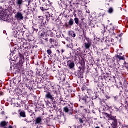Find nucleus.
<instances>
[{"instance_id":"f257e3e1","label":"nucleus","mask_w":128,"mask_h":128,"mask_svg":"<svg viewBox=\"0 0 128 128\" xmlns=\"http://www.w3.org/2000/svg\"><path fill=\"white\" fill-rule=\"evenodd\" d=\"M11 54H10L11 56V60L12 62H16L18 58V54L25 55L26 52L22 50V49H18L12 47L10 50Z\"/></svg>"},{"instance_id":"f03ea898","label":"nucleus","mask_w":128,"mask_h":128,"mask_svg":"<svg viewBox=\"0 0 128 128\" xmlns=\"http://www.w3.org/2000/svg\"><path fill=\"white\" fill-rule=\"evenodd\" d=\"M18 56H20V60L19 62L17 64V68L18 70V72H24V55L22 54H18Z\"/></svg>"},{"instance_id":"7ed1b4c3","label":"nucleus","mask_w":128,"mask_h":128,"mask_svg":"<svg viewBox=\"0 0 128 128\" xmlns=\"http://www.w3.org/2000/svg\"><path fill=\"white\" fill-rule=\"evenodd\" d=\"M7 10H0V16H2V20L4 22H12V20L10 18V14H8Z\"/></svg>"},{"instance_id":"20e7f679","label":"nucleus","mask_w":128,"mask_h":128,"mask_svg":"<svg viewBox=\"0 0 128 128\" xmlns=\"http://www.w3.org/2000/svg\"><path fill=\"white\" fill-rule=\"evenodd\" d=\"M105 116L106 118H108V120H112V128H118V119H116V116H113L108 113H105Z\"/></svg>"},{"instance_id":"39448f33","label":"nucleus","mask_w":128,"mask_h":128,"mask_svg":"<svg viewBox=\"0 0 128 128\" xmlns=\"http://www.w3.org/2000/svg\"><path fill=\"white\" fill-rule=\"evenodd\" d=\"M84 36L87 41V42L84 43L85 50H90L92 44V40L90 38L86 37V34H84Z\"/></svg>"},{"instance_id":"423d86ee","label":"nucleus","mask_w":128,"mask_h":128,"mask_svg":"<svg viewBox=\"0 0 128 128\" xmlns=\"http://www.w3.org/2000/svg\"><path fill=\"white\" fill-rule=\"evenodd\" d=\"M80 98V100H82L83 102L86 104H88L90 102H92V98L88 96H80V95H78Z\"/></svg>"},{"instance_id":"0eeeda50","label":"nucleus","mask_w":128,"mask_h":128,"mask_svg":"<svg viewBox=\"0 0 128 128\" xmlns=\"http://www.w3.org/2000/svg\"><path fill=\"white\" fill-rule=\"evenodd\" d=\"M107 30H108V32H109V34H112L111 36H116V33H114V26L112 25V24H110L109 27H108L106 28Z\"/></svg>"},{"instance_id":"6e6552de","label":"nucleus","mask_w":128,"mask_h":128,"mask_svg":"<svg viewBox=\"0 0 128 128\" xmlns=\"http://www.w3.org/2000/svg\"><path fill=\"white\" fill-rule=\"evenodd\" d=\"M74 24V20L72 18H70L68 23L65 24V26L66 28H71L72 26Z\"/></svg>"},{"instance_id":"1a4fd4ad","label":"nucleus","mask_w":128,"mask_h":128,"mask_svg":"<svg viewBox=\"0 0 128 128\" xmlns=\"http://www.w3.org/2000/svg\"><path fill=\"white\" fill-rule=\"evenodd\" d=\"M64 112L70 116L74 114V109L72 107L68 108V106H66L64 108Z\"/></svg>"},{"instance_id":"9d476101","label":"nucleus","mask_w":128,"mask_h":128,"mask_svg":"<svg viewBox=\"0 0 128 128\" xmlns=\"http://www.w3.org/2000/svg\"><path fill=\"white\" fill-rule=\"evenodd\" d=\"M67 66L70 70H72L76 66V64H74V62L70 60L67 62Z\"/></svg>"},{"instance_id":"9b49d317","label":"nucleus","mask_w":128,"mask_h":128,"mask_svg":"<svg viewBox=\"0 0 128 128\" xmlns=\"http://www.w3.org/2000/svg\"><path fill=\"white\" fill-rule=\"evenodd\" d=\"M80 70L78 71V76L81 78H84V68L79 67Z\"/></svg>"},{"instance_id":"f8f14e48","label":"nucleus","mask_w":128,"mask_h":128,"mask_svg":"<svg viewBox=\"0 0 128 128\" xmlns=\"http://www.w3.org/2000/svg\"><path fill=\"white\" fill-rule=\"evenodd\" d=\"M15 18H16L17 20H24V16L20 12H18L17 14L16 15Z\"/></svg>"},{"instance_id":"ddd939ff","label":"nucleus","mask_w":128,"mask_h":128,"mask_svg":"<svg viewBox=\"0 0 128 128\" xmlns=\"http://www.w3.org/2000/svg\"><path fill=\"white\" fill-rule=\"evenodd\" d=\"M45 98L46 100H54V96H52V93L50 92H47Z\"/></svg>"},{"instance_id":"4468645a","label":"nucleus","mask_w":128,"mask_h":128,"mask_svg":"<svg viewBox=\"0 0 128 128\" xmlns=\"http://www.w3.org/2000/svg\"><path fill=\"white\" fill-rule=\"evenodd\" d=\"M80 28L81 30H83V36H84V34H86L84 32V30L88 28V24H82V25H79Z\"/></svg>"},{"instance_id":"2eb2a0df","label":"nucleus","mask_w":128,"mask_h":128,"mask_svg":"<svg viewBox=\"0 0 128 128\" xmlns=\"http://www.w3.org/2000/svg\"><path fill=\"white\" fill-rule=\"evenodd\" d=\"M26 42H23V48H25V50H30V48H32V46H30V44L26 41Z\"/></svg>"},{"instance_id":"dca6fc26","label":"nucleus","mask_w":128,"mask_h":128,"mask_svg":"<svg viewBox=\"0 0 128 128\" xmlns=\"http://www.w3.org/2000/svg\"><path fill=\"white\" fill-rule=\"evenodd\" d=\"M34 12H36V9L34 8H28L27 12H26V16H28L30 14H33Z\"/></svg>"},{"instance_id":"f3484780","label":"nucleus","mask_w":128,"mask_h":128,"mask_svg":"<svg viewBox=\"0 0 128 128\" xmlns=\"http://www.w3.org/2000/svg\"><path fill=\"white\" fill-rule=\"evenodd\" d=\"M94 20L96 22H102L104 20V16H96L95 17Z\"/></svg>"},{"instance_id":"a211bd4d","label":"nucleus","mask_w":128,"mask_h":128,"mask_svg":"<svg viewBox=\"0 0 128 128\" xmlns=\"http://www.w3.org/2000/svg\"><path fill=\"white\" fill-rule=\"evenodd\" d=\"M38 23L41 26H44V17L38 16Z\"/></svg>"},{"instance_id":"6ab92c4d","label":"nucleus","mask_w":128,"mask_h":128,"mask_svg":"<svg viewBox=\"0 0 128 128\" xmlns=\"http://www.w3.org/2000/svg\"><path fill=\"white\" fill-rule=\"evenodd\" d=\"M20 102V106H26V97H24V96H22V98L21 99Z\"/></svg>"},{"instance_id":"aec40b11","label":"nucleus","mask_w":128,"mask_h":128,"mask_svg":"<svg viewBox=\"0 0 128 128\" xmlns=\"http://www.w3.org/2000/svg\"><path fill=\"white\" fill-rule=\"evenodd\" d=\"M18 112H20L19 114L21 118H26V112L24 110L22 111V110H18Z\"/></svg>"},{"instance_id":"412c9836","label":"nucleus","mask_w":128,"mask_h":128,"mask_svg":"<svg viewBox=\"0 0 128 128\" xmlns=\"http://www.w3.org/2000/svg\"><path fill=\"white\" fill-rule=\"evenodd\" d=\"M80 64H81L82 68H84L86 66V61H84V59L82 57L80 60Z\"/></svg>"},{"instance_id":"4be33fe9","label":"nucleus","mask_w":128,"mask_h":128,"mask_svg":"<svg viewBox=\"0 0 128 128\" xmlns=\"http://www.w3.org/2000/svg\"><path fill=\"white\" fill-rule=\"evenodd\" d=\"M113 41H114L113 39H112L111 41L110 40H106L105 42V44H106V46H110L112 44H114V43H111V42H112Z\"/></svg>"},{"instance_id":"5701e85b","label":"nucleus","mask_w":128,"mask_h":128,"mask_svg":"<svg viewBox=\"0 0 128 128\" xmlns=\"http://www.w3.org/2000/svg\"><path fill=\"white\" fill-rule=\"evenodd\" d=\"M76 52V56H80V54H82V48H78L76 49V50H75Z\"/></svg>"},{"instance_id":"b1692460","label":"nucleus","mask_w":128,"mask_h":128,"mask_svg":"<svg viewBox=\"0 0 128 128\" xmlns=\"http://www.w3.org/2000/svg\"><path fill=\"white\" fill-rule=\"evenodd\" d=\"M42 120V117H38L35 121V124H40Z\"/></svg>"},{"instance_id":"393cba45","label":"nucleus","mask_w":128,"mask_h":128,"mask_svg":"<svg viewBox=\"0 0 128 128\" xmlns=\"http://www.w3.org/2000/svg\"><path fill=\"white\" fill-rule=\"evenodd\" d=\"M68 34L70 36H72V38H76V33L73 30L68 31Z\"/></svg>"},{"instance_id":"a878e982","label":"nucleus","mask_w":128,"mask_h":128,"mask_svg":"<svg viewBox=\"0 0 128 128\" xmlns=\"http://www.w3.org/2000/svg\"><path fill=\"white\" fill-rule=\"evenodd\" d=\"M6 126H8V123L6 121H2L0 123V128H5Z\"/></svg>"},{"instance_id":"bb28decb","label":"nucleus","mask_w":128,"mask_h":128,"mask_svg":"<svg viewBox=\"0 0 128 128\" xmlns=\"http://www.w3.org/2000/svg\"><path fill=\"white\" fill-rule=\"evenodd\" d=\"M108 64L110 68H112L116 66V64H114V60H112L110 62H108Z\"/></svg>"},{"instance_id":"cd10ccee","label":"nucleus","mask_w":128,"mask_h":128,"mask_svg":"<svg viewBox=\"0 0 128 128\" xmlns=\"http://www.w3.org/2000/svg\"><path fill=\"white\" fill-rule=\"evenodd\" d=\"M23 2H22V0H17L16 2V4L18 6H22V4Z\"/></svg>"},{"instance_id":"c85d7f7f","label":"nucleus","mask_w":128,"mask_h":128,"mask_svg":"<svg viewBox=\"0 0 128 128\" xmlns=\"http://www.w3.org/2000/svg\"><path fill=\"white\" fill-rule=\"evenodd\" d=\"M23 96V95H16V99L17 100H22V98Z\"/></svg>"},{"instance_id":"c756f323","label":"nucleus","mask_w":128,"mask_h":128,"mask_svg":"<svg viewBox=\"0 0 128 128\" xmlns=\"http://www.w3.org/2000/svg\"><path fill=\"white\" fill-rule=\"evenodd\" d=\"M38 34H39L40 36H41V38H44V36L46 35V32H44L43 31H40L38 32Z\"/></svg>"},{"instance_id":"7c9ffc66","label":"nucleus","mask_w":128,"mask_h":128,"mask_svg":"<svg viewBox=\"0 0 128 128\" xmlns=\"http://www.w3.org/2000/svg\"><path fill=\"white\" fill-rule=\"evenodd\" d=\"M81 90H82V92H86V90H87L88 94H89V92H92V90H87L86 86H84L83 88H81Z\"/></svg>"},{"instance_id":"2f4dec72","label":"nucleus","mask_w":128,"mask_h":128,"mask_svg":"<svg viewBox=\"0 0 128 128\" xmlns=\"http://www.w3.org/2000/svg\"><path fill=\"white\" fill-rule=\"evenodd\" d=\"M100 104L101 106H104V108H108V109H110L112 108V106H110L108 104L106 105V104H104V103H102L101 102H100Z\"/></svg>"},{"instance_id":"473e14b6","label":"nucleus","mask_w":128,"mask_h":128,"mask_svg":"<svg viewBox=\"0 0 128 128\" xmlns=\"http://www.w3.org/2000/svg\"><path fill=\"white\" fill-rule=\"evenodd\" d=\"M34 32H38V29L36 27V26H32Z\"/></svg>"},{"instance_id":"72a5a7b5","label":"nucleus","mask_w":128,"mask_h":128,"mask_svg":"<svg viewBox=\"0 0 128 128\" xmlns=\"http://www.w3.org/2000/svg\"><path fill=\"white\" fill-rule=\"evenodd\" d=\"M100 78L103 80H106V74L103 73L100 76Z\"/></svg>"},{"instance_id":"f704fd0d","label":"nucleus","mask_w":128,"mask_h":128,"mask_svg":"<svg viewBox=\"0 0 128 128\" xmlns=\"http://www.w3.org/2000/svg\"><path fill=\"white\" fill-rule=\"evenodd\" d=\"M49 42H50V44H54V42H56V40L54 39L50 38L49 40Z\"/></svg>"},{"instance_id":"c9c22d12","label":"nucleus","mask_w":128,"mask_h":128,"mask_svg":"<svg viewBox=\"0 0 128 128\" xmlns=\"http://www.w3.org/2000/svg\"><path fill=\"white\" fill-rule=\"evenodd\" d=\"M59 122H61L62 124H64V122H66V119L64 118V116H62V117L61 118L60 120H59Z\"/></svg>"},{"instance_id":"e433bc0d","label":"nucleus","mask_w":128,"mask_h":128,"mask_svg":"<svg viewBox=\"0 0 128 128\" xmlns=\"http://www.w3.org/2000/svg\"><path fill=\"white\" fill-rule=\"evenodd\" d=\"M74 22L77 26H80V19L78 18H75Z\"/></svg>"},{"instance_id":"4c0bfd02","label":"nucleus","mask_w":128,"mask_h":128,"mask_svg":"<svg viewBox=\"0 0 128 128\" xmlns=\"http://www.w3.org/2000/svg\"><path fill=\"white\" fill-rule=\"evenodd\" d=\"M84 19L82 18L81 19V20H80V24H79V26H82V24H84Z\"/></svg>"},{"instance_id":"58836bf2","label":"nucleus","mask_w":128,"mask_h":128,"mask_svg":"<svg viewBox=\"0 0 128 128\" xmlns=\"http://www.w3.org/2000/svg\"><path fill=\"white\" fill-rule=\"evenodd\" d=\"M29 116H30L32 117V118H36V114H34V112L29 113Z\"/></svg>"},{"instance_id":"ea45409f","label":"nucleus","mask_w":128,"mask_h":128,"mask_svg":"<svg viewBox=\"0 0 128 128\" xmlns=\"http://www.w3.org/2000/svg\"><path fill=\"white\" fill-rule=\"evenodd\" d=\"M50 86L52 87L51 88H52V90H54V86H56L54 83L50 82Z\"/></svg>"},{"instance_id":"a19ab883","label":"nucleus","mask_w":128,"mask_h":128,"mask_svg":"<svg viewBox=\"0 0 128 128\" xmlns=\"http://www.w3.org/2000/svg\"><path fill=\"white\" fill-rule=\"evenodd\" d=\"M26 2L28 3V5L27 6H30V4L32 3V0H24Z\"/></svg>"},{"instance_id":"79ce46f5","label":"nucleus","mask_w":128,"mask_h":128,"mask_svg":"<svg viewBox=\"0 0 128 128\" xmlns=\"http://www.w3.org/2000/svg\"><path fill=\"white\" fill-rule=\"evenodd\" d=\"M47 53L48 56H52V51L51 50H47Z\"/></svg>"},{"instance_id":"37998d69","label":"nucleus","mask_w":128,"mask_h":128,"mask_svg":"<svg viewBox=\"0 0 128 128\" xmlns=\"http://www.w3.org/2000/svg\"><path fill=\"white\" fill-rule=\"evenodd\" d=\"M117 58L121 60H124V56H118Z\"/></svg>"},{"instance_id":"c03bdc74","label":"nucleus","mask_w":128,"mask_h":128,"mask_svg":"<svg viewBox=\"0 0 128 128\" xmlns=\"http://www.w3.org/2000/svg\"><path fill=\"white\" fill-rule=\"evenodd\" d=\"M79 122H80V124H82L84 122V121L82 120V118H79Z\"/></svg>"},{"instance_id":"a18cd8bd","label":"nucleus","mask_w":128,"mask_h":128,"mask_svg":"<svg viewBox=\"0 0 128 128\" xmlns=\"http://www.w3.org/2000/svg\"><path fill=\"white\" fill-rule=\"evenodd\" d=\"M108 14H112V12H114V9L112 8H110L108 10Z\"/></svg>"},{"instance_id":"49530a36","label":"nucleus","mask_w":128,"mask_h":128,"mask_svg":"<svg viewBox=\"0 0 128 128\" xmlns=\"http://www.w3.org/2000/svg\"><path fill=\"white\" fill-rule=\"evenodd\" d=\"M40 10H42V12H46V10H48V9H46L44 7H40Z\"/></svg>"},{"instance_id":"de8ad7c7","label":"nucleus","mask_w":128,"mask_h":128,"mask_svg":"<svg viewBox=\"0 0 128 128\" xmlns=\"http://www.w3.org/2000/svg\"><path fill=\"white\" fill-rule=\"evenodd\" d=\"M98 98V94H96L95 96L92 97V98L93 100H96Z\"/></svg>"},{"instance_id":"09e8293b","label":"nucleus","mask_w":128,"mask_h":128,"mask_svg":"<svg viewBox=\"0 0 128 128\" xmlns=\"http://www.w3.org/2000/svg\"><path fill=\"white\" fill-rule=\"evenodd\" d=\"M62 116L60 115H58L57 118L58 120H60L62 118Z\"/></svg>"},{"instance_id":"8fccbe9b","label":"nucleus","mask_w":128,"mask_h":128,"mask_svg":"<svg viewBox=\"0 0 128 128\" xmlns=\"http://www.w3.org/2000/svg\"><path fill=\"white\" fill-rule=\"evenodd\" d=\"M113 98H114V100H118V96H113Z\"/></svg>"},{"instance_id":"3c124183","label":"nucleus","mask_w":128,"mask_h":128,"mask_svg":"<svg viewBox=\"0 0 128 128\" xmlns=\"http://www.w3.org/2000/svg\"><path fill=\"white\" fill-rule=\"evenodd\" d=\"M48 16H49L50 18H52V16H53L52 14H50V12H48Z\"/></svg>"},{"instance_id":"603ef678","label":"nucleus","mask_w":128,"mask_h":128,"mask_svg":"<svg viewBox=\"0 0 128 128\" xmlns=\"http://www.w3.org/2000/svg\"><path fill=\"white\" fill-rule=\"evenodd\" d=\"M4 96V93L2 92H0V96Z\"/></svg>"},{"instance_id":"864d4df0","label":"nucleus","mask_w":128,"mask_h":128,"mask_svg":"<svg viewBox=\"0 0 128 128\" xmlns=\"http://www.w3.org/2000/svg\"><path fill=\"white\" fill-rule=\"evenodd\" d=\"M24 122H28V124H29V122H32V121H28V119H26V118H25L24 120Z\"/></svg>"},{"instance_id":"5fc2aeb1","label":"nucleus","mask_w":128,"mask_h":128,"mask_svg":"<svg viewBox=\"0 0 128 128\" xmlns=\"http://www.w3.org/2000/svg\"><path fill=\"white\" fill-rule=\"evenodd\" d=\"M125 65V68L128 70V64H126V62H124Z\"/></svg>"},{"instance_id":"6e6d98bb","label":"nucleus","mask_w":128,"mask_h":128,"mask_svg":"<svg viewBox=\"0 0 128 128\" xmlns=\"http://www.w3.org/2000/svg\"><path fill=\"white\" fill-rule=\"evenodd\" d=\"M101 102H102V104H105L106 105L108 104H106V100H102V101Z\"/></svg>"},{"instance_id":"4d7b16f0","label":"nucleus","mask_w":128,"mask_h":128,"mask_svg":"<svg viewBox=\"0 0 128 128\" xmlns=\"http://www.w3.org/2000/svg\"><path fill=\"white\" fill-rule=\"evenodd\" d=\"M28 112L29 114L34 112L33 110H31L30 109L28 110Z\"/></svg>"},{"instance_id":"13d9d810","label":"nucleus","mask_w":128,"mask_h":128,"mask_svg":"<svg viewBox=\"0 0 128 128\" xmlns=\"http://www.w3.org/2000/svg\"><path fill=\"white\" fill-rule=\"evenodd\" d=\"M116 112H119L120 111V109H118V108L115 107L114 108Z\"/></svg>"},{"instance_id":"bf43d9fd","label":"nucleus","mask_w":128,"mask_h":128,"mask_svg":"<svg viewBox=\"0 0 128 128\" xmlns=\"http://www.w3.org/2000/svg\"><path fill=\"white\" fill-rule=\"evenodd\" d=\"M46 16L48 22H49L50 20V16H47L46 15Z\"/></svg>"},{"instance_id":"052dcab7","label":"nucleus","mask_w":128,"mask_h":128,"mask_svg":"<svg viewBox=\"0 0 128 128\" xmlns=\"http://www.w3.org/2000/svg\"><path fill=\"white\" fill-rule=\"evenodd\" d=\"M76 4H80V0H76Z\"/></svg>"},{"instance_id":"680f3d73","label":"nucleus","mask_w":128,"mask_h":128,"mask_svg":"<svg viewBox=\"0 0 128 128\" xmlns=\"http://www.w3.org/2000/svg\"><path fill=\"white\" fill-rule=\"evenodd\" d=\"M100 88L101 90H102V94H104V88H102V87Z\"/></svg>"},{"instance_id":"e2e57ef3","label":"nucleus","mask_w":128,"mask_h":128,"mask_svg":"<svg viewBox=\"0 0 128 128\" xmlns=\"http://www.w3.org/2000/svg\"><path fill=\"white\" fill-rule=\"evenodd\" d=\"M122 36H124V33H122L121 34L118 35V36H119V38H122Z\"/></svg>"},{"instance_id":"0e129e2a","label":"nucleus","mask_w":128,"mask_h":128,"mask_svg":"<svg viewBox=\"0 0 128 128\" xmlns=\"http://www.w3.org/2000/svg\"><path fill=\"white\" fill-rule=\"evenodd\" d=\"M1 114H2V116H4L6 115V112L4 111H3L2 112Z\"/></svg>"},{"instance_id":"69168bd1","label":"nucleus","mask_w":128,"mask_h":128,"mask_svg":"<svg viewBox=\"0 0 128 128\" xmlns=\"http://www.w3.org/2000/svg\"><path fill=\"white\" fill-rule=\"evenodd\" d=\"M45 5L46 6H50V4H48L47 3H46Z\"/></svg>"},{"instance_id":"338daca9","label":"nucleus","mask_w":128,"mask_h":128,"mask_svg":"<svg viewBox=\"0 0 128 128\" xmlns=\"http://www.w3.org/2000/svg\"><path fill=\"white\" fill-rule=\"evenodd\" d=\"M88 122H86L84 123V126H88Z\"/></svg>"},{"instance_id":"774afa93","label":"nucleus","mask_w":128,"mask_h":128,"mask_svg":"<svg viewBox=\"0 0 128 128\" xmlns=\"http://www.w3.org/2000/svg\"><path fill=\"white\" fill-rule=\"evenodd\" d=\"M75 128H80V126H75Z\"/></svg>"}]
</instances>
